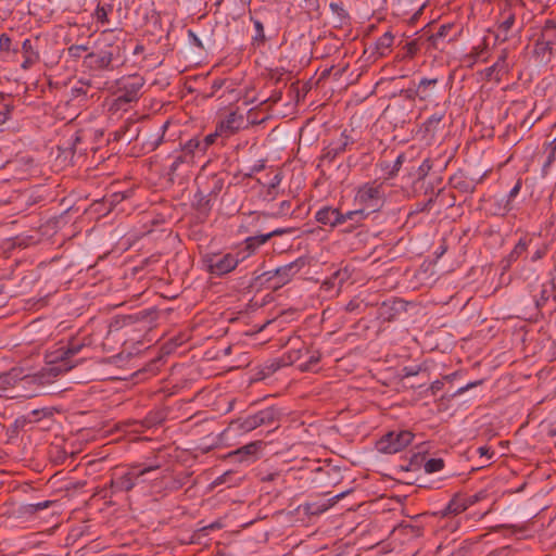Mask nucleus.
<instances>
[{"mask_svg": "<svg viewBox=\"0 0 556 556\" xmlns=\"http://www.w3.org/2000/svg\"><path fill=\"white\" fill-rule=\"evenodd\" d=\"M252 249H248V243L235 252H211L202 256V264L206 271L220 277L235 270L238 265L244 262L253 254Z\"/></svg>", "mask_w": 556, "mask_h": 556, "instance_id": "1", "label": "nucleus"}, {"mask_svg": "<svg viewBox=\"0 0 556 556\" xmlns=\"http://www.w3.org/2000/svg\"><path fill=\"white\" fill-rule=\"evenodd\" d=\"M277 419V410L273 407H267L253 415L233 420L229 429L238 432H250L261 426H271Z\"/></svg>", "mask_w": 556, "mask_h": 556, "instance_id": "2", "label": "nucleus"}, {"mask_svg": "<svg viewBox=\"0 0 556 556\" xmlns=\"http://www.w3.org/2000/svg\"><path fill=\"white\" fill-rule=\"evenodd\" d=\"M382 186L375 182H367L361 186L354 197L355 205L364 208V212H375L382 205Z\"/></svg>", "mask_w": 556, "mask_h": 556, "instance_id": "3", "label": "nucleus"}, {"mask_svg": "<svg viewBox=\"0 0 556 556\" xmlns=\"http://www.w3.org/2000/svg\"><path fill=\"white\" fill-rule=\"evenodd\" d=\"M413 439L414 433L408 430H393L377 442V448L384 454H395L407 447Z\"/></svg>", "mask_w": 556, "mask_h": 556, "instance_id": "4", "label": "nucleus"}, {"mask_svg": "<svg viewBox=\"0 0 556 556\" xmlns=\"http://www.w3.org/2000/svg\"><path fill=\"white\" fill-rule=\"evenodd\" d=\"M122 61L121 48L118 46L89 53L85 62L92 70H109L115 62Z\"/></svg>", "mask_w": 556, "mask_h": 556, "instance_id": "5", "label": "nucleus"}, {"mask_svg": "<svg viewBox=\"0 0 556 556\" xmlns=\"http://www.w3.org/2000/svg\"><path fill=\"white\" fill-rule=\"evenodd\" d=\"M144 83V78L140 75L124 76L115 81V90L134 103L139 100Z\"/></svg>", "mask_w": 556, "mask_h": 556, "instance_id": "6", "label": "nucleus"}, {"mask_svg": "<svg viewBox=\"0 0 556 556\" xmlns=\"http://www.w3.org/2000/svg\"><path fill=\"white\" fill-rule=\"evenodd\" d=\"M157 468H159L157 465L134 466L124 475L116 477L113 483H114L115 488L121 491H129L136 485L137 480L141 476H143L150 471H153Z\"/></svg>", "mask_w": 556, "mask_h": 556, "instance_id": "7", "label": "nucleus"}, {"mask_svg": "<svg viewBox=\"0 0 556 556\" xmlns=\"http://www.w3.org/2000/svg\"><path fill=\"white\" fill-rule=\"evenodd\" d=\"M304 265L305 261L303 258H298L274 270H268L264 273V276L267 277V280L277 278V286H283L288 283L292 279V277L295 276L303 268Z\"/></svg>", "mask_w": 556, "mask_h": 556, "instance_id": "8", "label": "nucleus"}, {"mask_svg": "<svg viewBox=\"0 0 556 556\" xmlns=\"http://www.w3.org/2000/svg\"><path fill=\"white\" fill-rule=\"evenodd\" d=\"M245 125L244 115L238 112H230L216 126L217 134L228 138L242 129Z\"/></svg>", "mask_w": 556, "mask_h": 556, "instance_id": "9", "label": "nucleus"}, {"mask_svg": "<svg viewBox=\"0 0 556 556\" xmlns=\"http://www.w3.org/2000/svg\"><path fill=\"white\" fill-rule=\"evenodd\" d=\"M31 380V377L23 375L22 369L13 368L9 372H5L0 376V387L4 390L8 389L9 387L24 388Z\"/></svg>", "mask_w": 556, "mask_h": 556, "instance_id": "10", "label": "nucleus"}, {"mask_svg": "<svg viewBox=\"0 0 556 556\" xmlns=\"http://www.w3.org/2000/svg\"><path fill=\"white\" fill-rule=\"evenodd\" d=\"M341 212L332 206H323L315 213V219L331 228L340 226Z\"/></svg>", "mask_w": 556, "mask_h": 556, "instance_id": "11", "label": "nucleus"}, {"mask_svg": "<svg viewBox=\"0 0 556 556\" xmlns=\"http://www.w3.org/2000/svg\"><path fill=\"white\" fill-rule=\"evenodd\" d=\"M477 495H456L447 504L445 514H460L478 502Z\"/></svg>", "mask_w": 556, "mask_h": 556, "instance_id": "12", "label": "nucleus"}, {"mask_svg": "<svg viewBox=\"0 0 556 556\" xmlns=\"http://www.w3.org/2000/svg\"><path fill=\"white\" fill-rule=\"evenodd\" d=\"M262 442L255 441L243 445L242 447L230 452L229 456L236 457L239 462H252L261 451Z\"/></svg>", "mask_w": 556, "mask_h": 556, "instance_id": "13", "label": "nucleus"}, {"mask_svg": "<svg viewBox=\"0 0 556 556\" xmlns=\"http://www.w3.org/2000/svg\"><path fill=\"white\" fill-rule=\"evenodd\" d=\"M130 102L123 97L121 93H118L116 90L112 93L111 97L106 98L105 100V106L108 108L109 112L112 114H117L122 112L128 111L130 108Z\"/></svg>", "mask_w": 556, "mask_h": 556, "instance_id": "14", "label": "nucleus"}, {"mask_svg": "<svg viewBox=\"0 0 556 556\" xmlns=\"http://www.w3.org/2000/svg\"><path fill=\"white\" fill-rule=\"evenodd\" d=\"M22 53L24 61L22 63V67L27 70L31 67L35 63L39 61V53L33 47V42L30 39H25L22 43Z\"/></svg>", "mask_w": 556, "mask_h": 556, "instance_id": "15", "label": "nucleus"}, {"mask_svg": "<svg viewBox=\"0 0 556 556\" xmlns=\"http://www.w3.org/2000/svg\"><path fill=\"white\" fill-rule=\"evenodd\" d=\"M286 232L285 229L277 228L265 235L249 237L244 240V243H248V249H252L253 252H255L257 247L265 244L271 237L280 236Z\"/></svg>", "mask_w": 556, "mask_h": 556, "instance_id": "16", "label": "nucleus"}, {"mask_svg": "<svg viewBox=\"0 0 556 556\" xmlns=\"http://www.w3.org/2000/svg\"><path fill=\"white\" fill-rule=\"evenodd\" d=\"M394 41V36L391 31L384 33L382 36H380L376 41V51L379 55H386Z\"/></svg>", "mask_w": 556, "mask_h": 556, "instance_id": "17", "label": "nucleus"}, {"mask_svg": "<svg viewBox=\"0 0 556 556\" xmlns=\"http://www.w3.org/2000/svg\"><path fill=\"white\" fill-rule=\"evenodd\" d=\"M438 83L437 78H422L416 89V94L420 100H427L431 97L430 88H433Z\"/></svg>", "mask_w": 556, "mask_h": 556, "instance_id": "18", "label": "nucleus"}, {"mask_svg": "<svg viewBox=\"0 0 556 556\" xmlns=\"http://www.w3.org/2000/svg\"><path fill=\"white\" fill-rule=\"evenodd\" d=\"M508 71V64H507V54L505 51L502 52V54L498 56L497 61L486 70V75L492 76L493 73L504 74Z\"/></svg>", "mask_w": 556, "mask_h": 556, "instance_id": "19", "label": "nucleus"}, {"mask_svg": "<svg viewBox=\"0 0 556 556\" xmlns=\"http://www.w3.org/2000/svg\"><path fill=\"white\" fill-rule=\"evenodd\" d=\"M341 216L342 217L340 218V225H343L348 220H355V222L363 220L364 218H366L368 216V212H364V208H361L358 206L355 210L348 211L346 213H341Z\"/></svg>", "mask_w": 556, "mask_h": 556, "instance_id": "20", "label": "nucleus"}, {"mask_svg": "<svg viewBox=\"0 0 556 556\" xmlns=\"http://www.w3.org/2000/svg\"><path fill=\"white\" fill-rule=\"evenodd\" d=\"M444 467V462L441 458H430L425 463V471L427 473H433L441 471Z\"/></svg>", "mask_w": 556, "mask_h": 556, "instance_id": "21", "label": "nucleus"}, {"mask_svg": "<svg viewBox=\"0 0 556 556\" xmlns=\"http://www.w3.org/2000/svg\"><path fill=\"white\" fill-rule=\"evenodd\" d=\"M329 8L331 12L336 14L340 20H345L349 17V14L342 2H330Z\"/></svg>", "mask_w": 556, "mask_h": 556, "instance_id": "22", "label": "nucleus"}, {"mask_svg": "<svg viewBox=\"0 0 556 556\" xmlns=\"http://www.w3.org/2000/svg\"><path fill=\"white\" fill-rule=\"evenodd\" d=\"M251 22L253 23L254 29H255V36L254 40L257 41H264L265 39V33H264V26L263 23L260 20L251 17Z\"/></svg>", "mask_w": 556, "mask_h": 556, "instance_id": "23", "label": "nucleus"}, {"mask_svg": "<svg viewBox=\"0 0 556 556\" xmlns=\"http://www.w3.org/2000/svg\"><path fill=\"white\" fill-rule=\"evenodd\" d=\"M520 189H521V182L518 180L515 184V186L510 189V191L508 192V195H507L508 199L506 201V205L503 210V213H506L510 210L509 202H510V200L515 199L518 195Z\"/></svg>", "mask_w": 556, "mask_h": 556, "instance_id": "24", "label": "nucleus"}, {"mask_svg": "<svg viewBox=\"0 0 556 556\" xmlns=\"http://www.w3.org/2000/svg\"><path fill=\"white\" fill-rule=\"evenodd\" d=\"M300 5L305 12L311 13V12L318 10L319 1L318 0H302V3Z\"/></svg>", "mask_w": 556, "mask_h": 556, "instance_id": "25", "label": "nucleus"}, {"mask_svg": "<svg viewBox=\"0 0 556 556\" xmlns=\"http://www.w3.org/2000/svg\"><path fill=\"white\" fill-rule=\"evenodd\" d=\"M515 23V16L513 14H508L505 20L500 24V29L507 34Z\"/></svg>", "mask_w": 556, "mask_h": 556, "instance_id": "26", "label": "nucleus"}, {"mask_svg": "<svg viewBox=\"0 0 556 556\" xmlns=\"http://www.w3.org/2000/svg\"><path fill=\"white\" fill-rule=\"evenodd\" d=\"M217 137H222V134H217V128L215 129V131L213 134H208L203 142H202V150H206L211 144H213L215 142V139Z\"/></svg>", "mask_w": 556, "mask_h": 556, "instance_id": "27", "label": "nucleus"}, {"mask_svg": "<svg viewBox=\"0 0 556 556\" xmlns=\"http://www.w3.org/2000/svg\"><path fill=\"white\" fill-rule=\"evenodd\" d=\"M443 119V115L442 114H432L430 117H428V119L426 121V126L427 128H430L432 126H437L441 123V121Z\"/></svg>", "mask_w": 556, "mask_h": 556, "instance_id": "28", "label": "nucleus"}, {"mask_svg": "<svg viewBox=\"0 0 556 556\" xmlns=\"http://www.w3.org/2000/svg\"><path fill=\"white\" fill-rule=\"evenodd\" d=\"M86 50H87L86 46L76 45V46L70 47L68 52L72 56L79 58L81 55V53L85 52Z\"/></svg>", "mask_w": 556, "mask_h": 556, "instance_id": "29", "label": "nucleus"}, {"mask_svg": "<svg viewBox=\"0 0 556 556\" xmlns=\"http://www.w3.org/2000/svg\"><path fill=\"white\" fill-rule=\"evenodd\" d=\"M11 46V38L7 34L0 35V49L9 50Z\"/></svg>", "mask_w": 556, "mask_h": 556, "instance_id": "30", "label": "nucleus"}, {"mask_svg": "<svg viewBox=\"0 0 556 556\" xmlns=\"http://www.w3.org/2000/svg\"><path fill=\"white\" fill-rule=\"evenodd\" d=\"M200 148L202 149V143L198 139H190L186 144V149L190 152Z\"/></svg>", "mask_w": 556, "mask_h": 556, "instance_id": "31", "label": "nucleus"}, {"mask_svg": "<svg viewBox=\"0 0 556 556\" xmlns=\"http://www.w3.org/2000/svg\"><path fill=\"white\" fill-rule=\"evenodd\" d=\"M281 180H282L281 173H279V172L275 173V175L270 179L269 188L275 189L276 187H278L280 185Z\"/></svg>", "mask_w": 556, "mask_h": 556, "instance_id": "32", "label": "nucleus"}, {"mask_svg": "<svg viewBox=\"0 0 556 556\" xmlns=\"http://www.w3.org/2000/svg\"><path fill=\"white\" fill-rule=\"evenodd\" d=\"M527 249V243L523 240H519V242L516 244L513 254L519 255Z\"/></svg>", "mask_w": 556, "mask_h": 556, "instance_id": "33", "label": "nucleus"}, {"mask_svg": "<svg viewBox=\"0 0 556 556\" xmlns=\"http://www.w3.org/2000/svg\"><path fill=\"white\" fill-rule=\"evenodd\" d=\"M96 13H97L98 20H100L101 22L106 21L108 12L103 7H98Z\"/></svg>", "mask_w": 556, "mask_h": 556, "instance_id": "34", "label": "nucleus"}, {"mask_svg": "<svg viewBox=\"0 0 556 556\" xmlns=\"http://www.w3.org/2000/svg\"><path fill=\"white\" fill-rule=\"evenodd\" d=\"M481 382L480 381H473V382H469L467 383L465 387H462L457 390V394H462L464 393L465 391L473 388V387H477L478 384H480Z\"/></svg>", "mask_w": 556, "mask_h": 556, "instance_id": "35", "label": "nucleus"}, {"mask_svg": "<svg viewBox=\"0 0 556 556\" xmlns=\"http://www.w3.org/2000/svg\"><path fill=\"white\" fill-rule=\"evenodd\" d=\"M405 161L404 154H399L395 162H394V169L399 170V168L402 166V164Z\"/></svg>", "mask_w": 556, "mask_h": 556, "instance_id": "36", "label": "nucleus"}, {"mask_svg": "<svg viewBox=\"0 0 556 556\" xmlns=\"http://www.w3.org/2000/svg\"><path fill=\"white\" fill-rule=\"evenodd\" d=\"M188 35H189V38L192 40V42L195 46L202 47L201 40L197 37V35L193 31L189 30Z\"/></svg>", "mask_w": 556, "mask_h": 556, "instance_id": "37", "label": "nucleus"}, {"mask_svg": "<svg viewBox=\"0 0 556 556\" xmlns=\"http://www.w3.org/2000/svg\"><path fill=\"white\" fill-rule=\"evenodd\" d=\"M80 345L71 344V346L67 349L66 354L67 355H75L79 352Z\"/></svg>", "mask_w": 556, "mask_h": 556, "instance_id": "38", "label": "nucleus"}, {"mask_svg": "<svg viewBox=\"0 0 556 556\" xmlns=\"http://www.w3.org/2000/svg\"><path fill=\"white\" fill-rule=\"evenodd\" d=\"M49 504H50L49 501L39 502V503L35 504V508H36V510H42V509L47 508L49 506Z\"/></svg>", "mask_w": 556, "mask_h": 556, "instance_id": "39", "label": "nucleus"}, {"mask_svg": "<svg viewBox=\"0 0 556 556\" xmlns=\"http://www.w3.org/2000/svg\"><path fill=\"white\" fill-rule=\"evenodd\" d=\"M348 493H349V491H346V492H341V493H339V494L334 495V496L331 498L332 504L337 503L340 498H342L343 496H345V494H348Z\"/></svg>", "mask_w": 556, "mask_h": 556, "instance_id": "40", "label": "nucleus"}, {"mask_svg": "<svg viewBox=\"0 0 556 556\" xmlns=\"http://www.w3.org/2000/svg\"><path fill=\"white\" fill-rule=\"evenodd\" d=\"M397 7H405L410 0H392Z\"/></svg>", "mask_w": 556, "mask_h": 556, "instance_id": "41", "label": "nucleus"}, {"mask_svg": "<svg viewBox=\"0 0 556 556\" xmlns=\"http://www.w3.org/2000/svg\"><path fill=\"white\" fill-rule=\"evenodd\" d=\"M430 168V163L428 160H425L422 164L420 165V170H426Z\"/></svg>", "mask_w": 556, "mask_h": 556, "instance_id": "42", "label": "nucleus"}, {"mask_svg": "<svg viewBox=\"0 0 556 556\" xmlns=\"http://www.w3.org/2000/svg\"><path fill=\"white\" fill-rule=\"evenodd\" d=\"M549 433L551 435H556V421L551 425Z\"/></svg>", "mask_w": 556, "mask_h": 556, "instance_id": "43", "label": "nucleus"}, {"mask_svg": "<svg viewBox=\"0 0 556 556\" xmlns=\"http://www.w3.org/2000/svg\"><path fill=\"white\" fill-rule=\"evenodd\" d=\"M543 256V252L538 250L535 254L532 256V260H539Z\"/></svg>", "mask_w": 556, "mask_h": 556, "instance_id": "44", "label": "nucleus"}, {"mask_svg": "<svg viewBox=\"0 0 556 556\" xmlns=\"http://www.w3.org/2000/svg\"><path fill=\"white\" fill-rule=\"evenodd\" d=\"M7 118H8L7 113H0V122H5Z\"/></svg>", "mask_w": 556, "mask_h": 556, "instance_id": "45", "label": "nucleus"}, {"mask_svg": "<svg viewBox=\"0 0 556 556\" xmlns=\"http://www.w3.org/2000/svg\"><path fill=\"white\" fill-rule=\"evenodd\" d=\"M478 451H479L480 455H484L486 453L485 447H479Z\"/></svg>", "mask_w": 556, "mask_h": 556, "instance_id": "46", "label": "nucleus"}, {"mask_svg": "<svg viewBox=\"0 0 556 556\" xmlns=\"http://www.w3.org/2000/svg\"><path fill=\"white\" fill-rule=\"evenodd\" d=\"M241 2H243L244 4H249L251 0H240Z\"/></svg>", "mask_w": 556, "mask_h": 556, "instance_id": "47", "label": "nucleus"}]
</instances>
